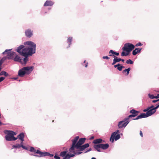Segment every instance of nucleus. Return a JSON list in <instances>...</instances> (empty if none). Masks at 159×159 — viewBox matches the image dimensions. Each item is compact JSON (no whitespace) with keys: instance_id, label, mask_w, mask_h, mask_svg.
I'll return each instance as SVG.
<instances>
[{"instance_id":"nucleus-46","label":"nucleus","mask_w":159,"mask_h":159,"mask_svg":"<svg viewBox=\"0 0 159 159\" xmlns=\"http://www.w3.org/2000/svg\"><path fill=\"white\" fill-rule=\"evenodd\" d=\"M79 136H77L75 137V138H74V139H73L77 142L78 139H79Z\"/></svg>"},{"instance_id":"nucleus-10","label":"nucleus","mask_w":159,"mask_h":159,"mask_svg":"<svg viewBox=\"0 0 159 159\" xmlns=\"http://www.w3.org/2000/svg\"><path fill=\"white\" fill-rule=\"evenodd\" d=\"M89 145L88 143L85 144L83 145H81L79 146L78 148V146L77 147L76 149H78L80 151H83L86 148L88 147Z\"/></svg>"},{"instance_id":"nucleus-9","label":"nucleus","mask_w":159,"mask_h":159,"mask_svg":"<svg viewBox=\"0 0 159 159\" xmlns=\"http://www.w3.org/2000/svg\"><path fill=\"white\" fill-rule=\"evenodd\" d=\"M77 142L74 139L72 140V145L71 147L69 148V151L70 152H72V151L74 150L75 148H76Z\"/></svg>"},{"instance_id":"nucleus-24","label":"nucleus","mask_w":159,"mask_h":159,"mask_svg":"<svg viewBox=\"0 0 159 159\" xmlns=\"http://www.w3.org/2000/svg\"><path fill=\"white\" fill-rule=\"evenodd\" d=\"M145 118L144 114L143 113H141L140 115H139L137 117L135 118H133L131 119V120H137L139 119H141L142 118Z\"/></svg>"},{"instance_id":"nucleus-36","label":"nucleus","mask_w":159,"mask_h":159,"mask_svg":"<svg viewBox=\"0 0 159 159\" xmlns=\"http://www.w3.org/2000/svg\"><path fill=\"white\" fill-rule=\"evenodd\" d=\"M71 152V153H74L75 154H77V155H79V154H81V153H82V152H76L75 150H73V151H72V152Z\"/></svg>"},{"instance_id":"nucleus-14","label":"nucleus","mask_w":159,"mask_h":159,"mask_svg":"<svg viewBox=\"0 0 159 159\" xmlns=\"http://www.w3.org/2000/svg\"><path fill=\"white\" fill-rule=\"evenodd\" d=\"M113 57H114V59H113L112 62L111 63L112 65H114L116 63L120 61V58H119L117 56H114Z\"/></svg>"},{"instance_id":"nucleus-51","label":"nucleus","mask_w":159,"mask_h":159,"mask_svg":"<svg viewBox=\"0 0 159 159\" xmlns=\"http://www.w3.org/2000/svg\"><path fill=\"white\" fill-rule=\"evenodd\" d=\"M155 107H154V106L153 105H152L150 107H148V108L149 109L152 108H154Z\"/></svg>"},{"instance_id":"nucleus-64","label":"nucleus","mask_w":159,"mask_h":159,"mask_svg":"<svg viewBox=\"0 0 159 159\" xmlns=\"http://www.w3.org/2000/svg\"><path fill=\"white\" fill-rule=\"evenodd\" d=\"M91 159H96V158L95 157H93Z\"/></svg>"},{"instance_id":"nucleus-39","label":"nucleus","mask_w":159,"mask_h":159,"mask_svg":"<svg viewBox=\"0 0 159 159\" xmlns=\"http://www.w3.org/2000/svg\"><path fill=\"white\" fill-rule=\"evenodd\" d=\"M131 70L130 68L129 67L128 68H127V69H125V70H123L122 71V73L124 74L126 72V71L128 70V71L129 70Z\"/></svg>"},{"instance_id":"nucleus-45","label":"nucleus","mask_w":159,"mask_h":159,"mask_svg":"<svg viewBox=\"0 0 159 159\" xmlns=\"http://www.w3.org/2000/svg\"><path fill=\"white\" fill-rule=\"evenodd\" d=\"M54 158L55 159H60V157L59 156L56 155H55L54 156Z\"/></svg>"},{"instance_id":"nucleus-30","label":"nucleus","mask_w":159,"mask_h":159,"mask_svg":"<svg viewBox=\"0 0 159 159\" xmlns=\"http://www.w3.org/2000/svg\"><path fill=\"white\" fill-rule=\"evenodd\" d=\"M66 151H64L61 152L60 154V156L62 157H65L67 154Z\"/></svg>"},{"instance_id":"nucleus-60","label":"nucleus","mask_w":159,"mask_h":159,"mask_svg":"<svg viewBox=\"0 0 159 159\" xmlns=\"http://www.w3.org/2000/svg\"><path fill=\"white\" fill-rule=\"evenodd\" d=\"M13 79L15 80H16L17 79V77H14V78H13Z\"/></svg>"},{"instance_id":"nucleus-22","label":"nucleus","mask_w":159,"mask_h":159,"mask_svg":"<svg viewBox=\"0 0 159 159\" xmlns=\"http://www.w3.org/2000/svg\"><path fill=\"white\" fill-rule=\"evenodd\" d=\"M139 111H137L134 109L131 110L129 111V113H130L132 114L133 115H134L135 116L138 115V113H139Z\"/></svg>"},{"instance_id":"nucleus-56","label":"nucleus","mask_w":159,"mask_h":159,"mask_svg":"<svg viewBox=\"0 0 159 159\" xmlns=\"http://www.w3.org/2000/svg\"><path fill=\"white\" fill-rule=\"evenodd\" d=\"M121 61L122 62H124L125 61V60L124 59H122L120 58V61Z\"/></svg>"},{"instance_id":"nucleus-32","label":"nucleus","mask_w":159,"mask_h":159,"mask_svg":"<svg viewBox=\"0 0 159 159\" xmlns=\"http://www.w3.org/2000/svg\"><path fill=\"white\" fill-rule=\"evenodd\" d=\"M6 57H4L0 60V66H1L4 61L6 60Z\"/></svg>"},{"instance_id":"nucleus-34","label":"nucleus","mask_w":159,"mask_h":159,"mask_svg":"<svg viewBox=\"0 0 159 159\" xmlns=\"http://www.w3.org/2000/svg\"><path fill=\"white\" fill-rule=\"evenodd\" d=\"M15 134V133H13V134L12 135V138L11 139V141H15L18 138H16L14 136V135Z\"/></svg>"},{"instance_id":"nucleus-15","label":"nucleus","mask_w":159,"mask_h":159,"mask_svg":"<svg viewBox=\"0 0 159 159\" xmlns=\"http://www.w3.org/2000/svg\"><path fill=\"white\" fill-rule=\"evenodd\" d=\"M14 60L15 61L19 62L22 64H23V62L22 61V59L18 55H16L15 57L14 58Z\"/></svg>"},{"instance_id":"nucleus-3","label":"nucleus","mask_w":159,"mask_h":159,"mask_svg":"<svg viewBox=\"0 0 159 159\" xmlns=\"http://www.w3.org/2000/svg\"><path fill=\"white\" fill-rule=\"evenodd\" d=\"M135 48V46L130 43H127L124 44V46L122 48L123 51L130 52Z\"/></svg>"},{"instance_id":"nucleus-23","label":"nucleus","mask_w":159,"mask_h":159,"mask_svg":"<svg viewBox=\"0 0 159 159\" xmlns=\"http://www.w3.org/2000/svg\"><path fill=\"white\" fill-rule=\"evenodd\" d=\"M101 146V148L103 149L106 150L109 147V145L108 143H106L104 144H100Z\"/></svg>"},{"instance_id":"nucleus-42","label":"nucleus","mask_w":159,"mask_h":159,"mask_svg":"<svg viewBox=\"0 0 159 159\" xmlns=\"http://www.w3.org/2000/svg\"><path fill=\"white\" fill-rule=\"evenodd\" d=\"M117 69L119 71H121L122 70V69H121V65L120 64V66H119L117 68Z\"/></svg>"},{"instance_id":"nucleus-52","label":"nucleus","mask_w":159,"mask_h":159,"mask_svg":"<svg viewBox=\"0 0 159 159\" xmlns=\"http://www.w3.org/2000/svg\"><path fill=\"white\" fill-rule=\"evenodd\" d=\"M68 155H67L63 157V159H69V158H68Z\"/></svg>"},{"instance_id":"nucleus-29","label":"nucleus","mask_w":159,"mask_h":159,"mask_svg":"<svg viewBox=\"0 0 159 159\" xmlns=\"http://www.w3.org/2000/svg\"><path fill=\"white\" fill-rule=\"evenodd\" d=\"M4 75L5 77L8 76V74L7 72L5 71H2L0 72V76Z\"/></svg>"},{"instance_id":"nucleus-43","label":"nucleus","mask_w":159,"mask_h":159,"mask_svg":"<svg viewBox=\"0 0 159 159\" xmlns=\"http://www.w3.org/2000/svg\"><path fill=\"white\" fill-rule=\"evenodd\" d=\"M5 77H0V83L3 81L5 79Z\"/></svg>"},{"instance_id":"nucleus-49","label":"nucleus","mask_w":159,"mask_h":159,"mask_svg":"<svg viewBox=\"0 0 159 159\" xmlns=\"http://www.w3.org/2000/svg\"><path fill=\"white\" fill-rule=\"evenodd\" d=\"M92 149L91 148H90L88 150H87L85 152V153H87L89 151H91Z\"/></svg>"},{"instance_id":"nucleus-1","label":"nucleus","mask_w":159,"mask_h":159,"mask_svg":"<svg viewBox=\"0 0 159 159\" xmlns=\"http://www.w3.org/2000/svg\"><path fill=\"white\" fill-rule=\"evenodd\" d=\"M25 47L23 45H21L17 47L16 51L21 56L24 57L23 59L24 64H26L28 61L29 56H32L35 53L36 50V45L32 41H27L24 43Z\"/></svg>"},{"instance_id":"nucleus-47","label":"nucleus","mask_w":159,"mask_h":159,"mask_svg":"<svg viewBox=\"0 0 159 159\" xmlns=\"http://www.w3.org/2000/svg\"><path fill=\"white\" fill-rule=\"evenodd\" d=\"M119 66H120V64L119 63H118L117 64L114 65V66L115 68H117Z\"/></svg>"},{"instance_id":"nucleus-62","label":"nucleus","mask_w":159,"mask_h":159,"mask_svg":"<svg viewBox=\"0 0 159 159\" xmlns=\"http://www.w3.org/2000/svg\"><path fill=\"white\" fill-rule=\"evenodd\" d=\"M94 137L93 136H92L91 137V138H90V139H94Z\"/></svg>"},{"instance_id":"nucleus-28","label":"nucleus","mask_w":159,"mask_h":159,"mask_svg":"<svg viewBox=\"0 0 159 159\" xmlns=\"http://www.w3.org/2000/svg\"><path fill=\"white\" fill-rule=\"evenodd\" d=\"M120 132L119 130H117L116 131L112 133L111 135V137L110 138V140H111V139L112 138L113 136H114L117 134H120Z\"/></svg>"},{"instance_id":"nucleus-59","label":"nucleus","mask_w":159,"mask_h":159,"mask_svg":"<svg viewBox=\"0 0 159 159\" xmlns=\"http://www.w3.org/2000/svg\"><path fill=\"white\" fill-rule=\"evenodd\" d=\"M87 66H88V63L87 62V63H86V64H85V66L86 67H87Z\"/></svg>"},{"instance_id":"nucleus-37","label":"nucleus","mask_w":159,"mask_h":159,"mask_svg":"<svg viewBox=\"0 0 159 159\" xmlns=\"http://www.w3.org/2000/svg\"><path fill=\"white\" fill-rule=\"evenodd\" d=\"M143 45V44H142L141 42H139L138 43H136L135 46V47L136 46V47H138V46H142V45Z\"/></svg>"},{"instance_id":"nucleus-55","label":"nucleus","mask_w":159,"mask_h":159,"mask_svg":"<svg viewBox=\"0 0 159 159\" xmlns=\"http://www.w3.org/2000/svg\"><path fill=\"white\" fill-rule=\"evenodd\" d=\"M130 70H129L128 71L127 70V71H126V72H127L126 73V74H125V75H128L129 73V71Z\"/></svg>"},{"instance_id":"nucleus-7","label":"nucleus","mask_w":159,"mask_h":159,"mask_svg":"<svg viewBox=\"0 0 159 159\" xmlns=\"http://www.w3.org/2000/svg\"><path fill=\"white\" fill-rule=\"evenodd\" d=\"M125 118L123 120L120 121L118 125L119 128H121L123 127H125L129 123V121L125 120Z\"/></svg>"},{"instance_id":"nucleus-2","label":"nucleus","mask_w":159,"mask_h":159,"mask_svg":"<svg viewBox=\"0 0 159 159\" xmlns=\"http://www.w3.org/2000/svg\"><path fill=\"white\" fill-rule=\"evenodd\" d=\"M33 66L23 67L19 70L18 72V75L20 77H23L25 74H29L33 70Z\"/></svg>"},{"instance_id":"nucleus-40","label":"nucleus","mask_w":159,"mask_h":159,"mask_svg":"<svg viewBox=\"0 0 159 159\" xmlns=\"http://www.w3.org/2000/svg\"><path fill=\"white\" fill-rule=\"evenodd\" d=\"M102 58L103 59H106L107 60H109L110 59V57L107 56H105L103 57Z\"/></svg>"},{"instance_id":"nucleus-38","label":"nucleus","mask_w":159,"mask_h":159,"mask_svg":"<svg viewBox=\"0 0 159 159\" xmlns=\"http://www.w3.org/2000/svg\"><path fill=\"white\" fill-rule=\"evenodd\" d=\"M71 41L72 40H70L67 41V43L69 45L68 47H67V48H68V47H69L70 45L71 44Z\"/></svg>"},{"instance_id":"nucleus-26","label":"nucleus","mask_w":159,"mask_h":159,"mask_svg":"<svg viewBox=\"0 0 159 159\" xmlns=\"http://www.w3.org/2000/svg\"><path fill=\"white\" fill-rule=\"evenodd\" d=\"M29 151L32 152H34L35 153L38 154L39 155V156H40V154L39 153H37L38 151H40L39 150H37V151L34 149V148L33 147H31Z\"/></svg>"},{"instance_id":"nucleus-53","label":"nucleus","mask_w":159,"mask_h":159,"mask_svg":"<svg viewBox=\"0 0 159 159\" xmlns=\"http://www.w3.org/2000/svg\"><path fill=\"white\" fill-rule=\"evenodd\" d=\"M140 136L142 137H143V133H142V132L141 131H140Z\"/></svg>"},{"instance_id":"nucleus-41","label":"nucleus","mask_w":159,"mask_h":159,"mask_svg":"<svg viewBox=\"0 0 159 159\" xmlns=\"http://www.w3.org/2000/svg\"><path fill=\"white\" fill-rule=\"evenodd\" d=\"M159 107V102L156 105V107H154L155 110H156Z\"/></svg>"},{"instance_id":"nucleus-35","label":"nucleus","mask_w":159,"mask_h":159,"mask_svg":"<svg viewBox=\"0 0 159 159\" xmlns=\"http://www.w3.org/2000/svg\"><path fill=\"white\" fill-rule=\"evenodd\" d=\"M75 154L74 153L73 154H69V153H68L67 154V155H68V158L70 159V157H74L75 156Z\"/></svg>"},{"instance_id":"nucleus-5","label":"nucleus","mask_w":159,"mask_h":159,"mask_svg":"<svg viewBox=\"0 0 159 159\" xmlns=\"http://www.w3.org/2000/svg\"><path fill=\"white\" fill-rule=\"evenodd\" d=\"M4 133L7 134L5 136L6 140L7 141H11L12 135L14 132L11 130H6Z\"/></svg>"},{"instance_id":"nucleus-17","label":"nucleus","mask_w":159,"mask_h":159,"mask_svg":"<svg viewBox=\"0 0 159 159\" xmlns=\"http://www.w3.org/2000/svg\"><path fill=\"white\" fill-rule=\"evenodd\" d=\"M104 142H105L102 139H95L93 141V143L94 144H99L101 143Z\"/></svg>"},{"instance_id":"nucleus-4","label":"nucleus","mask_w":159,"mask_h":159,"mask_svg":"<svg viewBox=\"0 0 159 159\" xmlns=\"http://www.w3.org/2000/svg\"><path fill=\"white\" fill-rule=\"evenodd\" d=\"M11 49H6L5 51L2 52L3 55L6 54L7 58L9 59H12L13 58V56L16 54V53L14 52L11 51Z\"/></svg>"},{"instance_id":"nucleus-48","label":"nucleus","mask_w":159,"mask_h":159,"mask_svg":"<svg viewBox=\"0 0 159 159\" xmlns=\"http://www.w3.org/2000/svg\"><path fill=\"white\" fill-rule=\"evenodd\" d=\"M157 102H159V99L156 100H154L152 101V102L153 103H155Z\"/></svg>"},{"instance_id":"nucleus-19","label":"nucleus","mask_w":159,"mask_h":159,"mask_svg":"<svg viewBox=\"0 0 159 159\" xmlns=\"http://www.w3.org/2000/svg\"><path fill=\"white\" fill-rule=\"evenodd\" d=\"M142 48H136L132 52V54L133 55H136L137 54L139 53L140 52Z\"/></svg>"},{"instance_id":"nucleus-63","label":"nucleus","mask_w":159,"mask_h":159,"mask_svg":"<svg viewBox=\"0 0 159 159\" xmlns=\"http://www.w3.org/2000/svg\"><path fill=\"white\" fill-rule=\"evenodd\" d=\"M2 124V122L0 121V125H1Z\"/></svg>"},{"instance_id":"nucleus-6","label":"nucleus","mask_w":159,"mask_h":159,"mask_svg":"<svg viewBox=\"0 0 159 159\" xmlns=\"http://www.w3.org/2000/svg\"><path fill=\"white\" fill-rule=\"evenodd\" d=\"M37 153L40 154V156H39L37 155L31 154V155H33L36 157H40L43 156H48L50 157H52L53 156V154H50V153L48 152H42L41 151H38Z\"/></svg>"},{"instance_id":"nucleus-18","label":"nucleus","mask_w":159,"mask_h":159,"mask_svg":"<svg viewBox=\"0 0 159 159\" xmlns=\"http://www.w3.org/2000/svg\"><path fill=\"white\" fill-rule=\"evenodd\" d=\"M25 34L26 36L31 37L32 35V31L30 29H28L25 31Z\"/></svg>"},{"instance_id":"nucleus-8","label":"nucleus","mask_w":159,"mask_h":159,"mask_svg":"<svg viewBox=\"0 0 159 159\" xmlns=\"http://www.w3.org/2000/svg\"><path fill=\"white\" fill-rule=\"evenodd\" d=\"M156 111L154 108L150 109L148 110V111L145 113H143L145 118L150 116L154 114Z\"/></svg>"},{"instance_id":"nucleus-20","label":"nucleus","mask_w":159,"mask_h":159,"mask_svg":"<svg viewBox=\"0 0 159 159\" xmlns=\"http://www.w3.org/2000/svg\"><path fill=\"white\" fill-rule=\"evenodd\" d=\"M54 4V2L51 1H47L44 4V6H52Z\"/></svg>"},{"instance_id":"nucleus-11","label":"nucleus","mask_w":159,"mask_h":159,"mask_svg":"<svg viewBox=\"0 0 159 159\" xmlns=\"http://www.w3.org/2000/svg\"><path fill=\"white\" fill-rule=\"evenodd\" d=\"M21 147L23 149L25 150H28V148L27 147L24 146L23 145H22V146L20 145L19 144H16L12 146L13 148L19 149Z\"/></svg>"},{"instance_id":"nucleus-12","label":"nucleus","mask_w":159,"mask_h":159,"mask_svg":"<svg viewBox=\"0 0 159 159\" xmlns=\"http://www.w3.org/2000/svg\"><path fill=\"white\" fill-rule=\"evenodd\" d=\"M85 140L86 139L85 138H81L80 139L77 143L76 147L78 146V148L79 146L82 145L85 142Z\"/></svg>"},{"instance_id":"nucleus-16","label":"nucleus","mask_w":159,"mask_h":159,"mask_svg":"<svg viewBox=\"0 0 159 159\" xmlns=\"http://www.w3.org/2000/svg\"><path fill=\"white\" fill-rule=\"evenodd\" d=\"M120 138V135L119 134H117L115 135L114 136H113L112 138L111 139V140H110V141L112 142L113 143L114 140L115 139V141H116L118 139H119Z\"/></svg>"},{"instance_id":"nucleus-27","label":"nucleus","mask_w":159,"mask_h":159,"mask_svg":"<svg viewBox=\"0 0 159 159\" xmlns=\"http://www.w3.org/2000/svg\"><path fill=\"white\" fill-rule=\"evenodd\" d=\"M135 117V116L132 114L129 116L125 118V120H127L128 121H129V123L130 121L132 119V117Z\"/></svg>"},{"instance_id":"nucleus-33","label":"nucleus","mask_w":159,"mask_h":159,"mask_svg":"<svg viewBox=\"0 0 159 159\" xmlns=\"http://www.w3.org/2000/svg\"><path fill=\"white\" fill-rule=\"evenodd\" d=\"M126 63L127 64H132L133 63V62L131 59H129L126 61Z\"/></svg>"},{"instance_id":"nucleus-31","label":"nucleus","mask_w":159,"mask_h":159,"mask_svg":"<svg viewBox=\"0 0 159 159\" xmlns=\"http://www.w3.org/2000/svg\"><path fill=\"white\" fill-rule=\"evenodd\" d=\"M148 96L151 99L158 98H159V97L156 96H154L153 95H151L150 94H148Z\"/></svg>"},{"instance_id":"nucleus-58","label":"nucleus","mask_w":159,"mask_h":159,"mask_svg":"<svg viewBox=\"0 0 159 159\" xmlns=\"http://www.w3.org/2000/svg\"><path fill=\"white\" fill-rule=\"evenodd\" d=\"M23 142L21 141V142L20 143V145L22 146V145H23Z\"/></svg>"},{"instance_id":"nucleus-57","label":"nucleus","mask_w":159,"mask_h":159,"mask_svg":"<svg viewBox=\"0 0 159 159\" xmlns=\"http://www.w3.org/2000/svg\"><path fill=\"white\" fill-rule=\"evenodd\" d=\"M72 37H70L68 38L67 40H72Z\"/></svg>"},{"instance_id":"nucleus-21","label":"nucleus","mask_w":159,"mask_h":159,"mask_svg":"<svg viewBox=\"0 0 159 159\" xmlns=\"http://www.w3.org/2000/svg\"><path fill=\"white\" fill-rule=\"evenodd\" d=\"M25 137L24 134L22 132L20 133L18 135V138L19 139H20L21 141L23 142L24 141V138Z\"/></svg>"},{"instance_id":"nucleus-13","label":"nucleus","mask_w":159,"mask_h":159,"mask_svg":"<svg viewBox=\"0 0 159 159\" xmlns=\"http://www.w3.org/2000/svg\"><path fill=\"white\" fill-rule=\"evenodd\" d=\"M109 53L110 54L109 56H119V52H115L112 50H110L109 51Z\"/></svg>"},{"instance_id":"nucleus-54","label":"nucleus","mask_w":159,"mask_h":159,"mask_svg":"<svg viewBox=\"0 0 159 159\" xmlns=\"http://www.w3.org/2000/svg\"><path fill=\"white\" fill-rule=\"evenodd\" d=\"M125 52V56L128 55L129 54V52Z\"/></svg>"},{"instance_id":"nucleus-50","label":"nucleus","mask_w":159,"mask_h":159,"mask_svg":"<svg viewBox=\"0 0 159 159\" xmlns=\"http://www.w3.org/2000/svg\"><path fill=\"white\" fill-rule=\"evenodd\" d=\"M149 108H148V107H147L146 109H144L143 110V111L144 112H147L148 111V110H149Z\"/></svg>"},{"instance_id":"nucleus-44","label":"nucleus","mask_w":159,"mask_h":159,"mask_svg":"<svg viewBox=\"0 0 159 159\" xmlns=\"http://www.w3.org/2000/svg\"><path fill=\"white\" fill-rule=\"evenodd\" d=\"M121 56H125V52L123 51L121 53Z\"/></svg>"},{"instance_id":"nucleus-25","label":"nucleus","mask_w":159,"mask_h":159,"mask_svg":"<svg viewBox=\"0 0 159 159\" xmlns=\"http://www.w3.org/2000/svg\"><path fill=\"white\" fill-rule=\"evenodd\" d=\"M94 149L96 150L98 152H100L101 150L100 148H101V144H98L97 145H94Z\"/></svg>"},{"instance_id":"nucleus-61","label":"nucleus","mask_w":159,"mask_h":159,"mask_svg":"<svg viewBox=\"0 0 159 159\" xmlns=\"http://www.w3.org/2000/svg\"><path fill=\"white\" fill-rule=\"evenodd\" d=\"M121 66L122 69V68H124L125 67V66Z\"/></svg>"}]
</instances>
